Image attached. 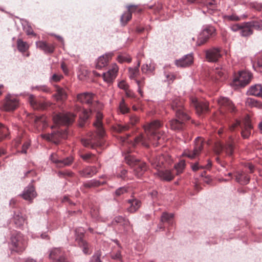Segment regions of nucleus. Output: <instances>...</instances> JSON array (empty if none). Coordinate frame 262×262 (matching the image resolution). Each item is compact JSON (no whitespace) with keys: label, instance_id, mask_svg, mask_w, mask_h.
I'll list each match as a JSON object with an SVG mask.
<instances>
[{"label":"nucleus","instance_id":"32","mask_svg":"<svg viewBox=\"0 0 262 262\" xmlns=\"http://www.w3.org/2000/svg\"><path fill=\"white\" fill-rule=\"evenodd\" d=\"M158 174L162 179L168 181L172 180L175 176L174 171L172 170H159Z\"/></svg>","mask_w":262,"mask_h":262},{"label":"nucleus","instance_id":"38","mask_svg":"<svg viewBox=\"0 0 262 262\" xmlns=\"http://www.w3.org/2000/svg\"><path fill=\"white\" fill-rule=\"evenodd\" d=\"M151 162L152 166L157 169L158 171L160 170V168H161L164 165V157L163 156L156 157Z\"/></svg>","mask_w":262,"mask_h":262},{"label":"nucleus","instance_id":"18","mask_svg":"<svg viewBox=\"0 0 262 262\" xmlns=\"http://www.w3.org/2000/svg\"><path fill=\"white\" fill-rule=\"evenodd\" d=\"M205 55L207 61L209 62H216L222 56L221 49L217 48H212L207 50Z\"/></svg>","mask_w":262,"mask_h":262},{"label":"nucleus","instance_id":"13","mask_svg":"<svg viewBox=\"0 0 262 262\" xmlns=\"http://www.w3.org/2000/svg\"><path fill=\"white\" fill-rule=\"evenodd\" d=\"M139 121V117L135 115H132L129 118V122L126 124H118L114 126V130L118 133H122L128 130L132 126L135 125Z\"/></svg>","mask_w":262,"mask_h":262},{"label":"nucleus","instance_id":"64","mask_svg":"<svg viewBox=\"0 0 262 262\" xmlns=\"http://www.w3.org/2000/svg\"><path fill=\"white\" fill-rule=\"evenodd\" d=\"M227 18L228 20L233 21H239L241 20V18L234 14L227 16Z\"/></svg>","mask_w":262,"mask_h":262},{"label":"nucleus","instance_id":"19","mask_svg":"<svg viewBox=\"0 0 262 262\" xmlns=\"http://www.w3.org/2000/svg\"><path fill=\"white\" fill-rule=\"evenodd\" d=\"M118 72V67L116 64H113L111 68L106 72L103 74V77L105 81L111 82L117 76Z\"/></svg>","mask_w":262,"mask_h":262},{"label":"nucleus","instance_id":"35","mask_svg":"<svg viewBox=\"0 0 262 262\" xmlns=\"http://www.w3.org/2000/svg\"><path fill=\"white\" fill-rule=\"evenodd\" d=\"M246 104L250 107H255L258 109L262 108V102L253 98H247L246 101Z\"/></svg>","mask_w":262,"mask_h":262},{"label":"nucleus","instance_id":"10","mask_svg":"<svg viewBox=\"0 0 262 262\" xmlns=\"http://www.w3.org/2000/svg\"><path fill=\"white\" fill-rule=\"evenodd\" d=\"M43 139L52 142L55 144H58L61 139H65L67 137V133L66 129L60 130L58 129L56 132L52 133L51 134L41 135Z\"/></svg>","mask_w":262,"mask_h":262},{"label":"nucleus","instance_id":"33","mask_svg":"<svg viewBox=\"0 0 262 262\" xmlns=\"http://www.w3.org/2000/svg\"><path fill=\"white\" fill-rule=\"evenodd\" d=\"M34 121L35 125L39 128V129L45 128L48 126V121L45 116H35Z\"/></svg>","mask_w":262,"mask_h":262},{"label":"nucleus","instance_id":"50","mask_svg":"<svg viewBox=\"0 0 262 262\" xmlns=\"http://www.w3.org/2000/svg\"><path fill=\"white\" fill-rule=\"evenodd\" d=\"M119 108L122 114H125L129 112V108L125 104L124 99H122L120 102Z\"/></svg>","mask_w":262,"mask_h":262},{"label":"nucleus","instance_id":"39","mask_svg":"<svg viewBox=\"0 0 262 262\" xmlns=\"http://www.w3.org/2000/svg\"><path fill=\"white\" fill-rule=\"evenodd\" d=\"M185 162L183 160H181L178 163L176 164L174 167V169L172 170L174 171L175 176L182 173L185 168Z\"/></svg>","mask_w":262,"mask_h":262},{"label":"nucleus","instance_id":"15","mask_svg":"<svg viewBox=\"0 0 262 262\" xmlns=\"http://www.w3.org/2000/svg\"><path fill=\"white\" fill-rule=\"evenodd\" d=\"M191 105L194 107L198 114H205L209 111L207 102L199 101L196 98H191Z\"/></svg>","mask_w":262,"mask_h":262},{"label":"nucleus","instance_id":"20","mask_svg":"<svg viewBox=\"0 0 262 262\" xmlns=\"http://www.w3.org/2000/svg\"><path fill=\"white\" fill-rule=\"evenodd\" d=\"M218 103L223 110H227L230 112H234L235 108L232 102L227 98L221 97L218 100Z\"/></svg>","mask_w":262,"mask_h":262},{"label":"nucleus","instance_id":"59","mask_svg":"<svg viewBox=\"0 0 262 262\" xmlns=\"http://www.w3.org/2000/svg\"><path fill=\"white\" fill-rule=\"evenodd\" d=\"M141 70L143 73H147L148 72H151L152 70L151 69L150 66H148V64H144L142 66L141 68Z\"/></svg>","mask_w":262,"mask_h":262},{"label":"nucleus","instance_id":"61","mask_svg":"<svg viewBox=\"0 0 262 262\" xmlns=\"http://www.w3.org/2000/svg\"><path fill=\"white\" fill-rule=\"evenodd\" d=\"M215 74L216 75L215 78L217 80H219L220 78H222L224 74L222 70L219 69H216Z\"/></svg>","mask_w":262,"mask_h":262},{"label":"nucleus","instance_id":"42","mask_svg":"<svg viewBox=\"0 0 262 262\" xmlns=\"http://www.w3.org/2000/svg\"><path fill=\"white\" fill-rule=\"evenodd\" d=\"M234 142L232 137H230L229 141L225 145L224 148L226 152L229 155H232L234 150Z\"/></svg>","mask_w":262,"mask_h":262},{"label":"nucleus","instance_id":"9","mask_svg":"<svg viewBox=\"0 0 262 262\" xmlns=\"http://www.w3.org/2000/svg\"><path fill=\"white\" fill-rule=\"evenodd\" d=\"M190 117L186 112H183L182 115H180V118H177L171 119L169 121V126L173 130H180L182 129L185 125V122L188 120Z\"/></svg>","mask_w":262,"mask_h":262},{"label":"nucleus","instance_id":"48","mask_svg":"<svg viewBox=\"0 0 262 262\" xmlns=\"http://www.w3.org/2000/svg\"><path fill=\"white\" fill-rule=\"evenodd\" d=\"M132 17V15L130 12L127 11L124 13L121 16V22L123 25H125L128 21H129Z\"/></svg>","mask_w":262,"mask_h":262},{"label":"nucleus","instance_id":"51","mask_svg":"<svg viewBox=\"0 0 262 262\" xmlns=\"http://www.w3.org/2000/svg\"><path fill=\"white\" fill-rule=\"evenodd\" d=\"M117 60L120 63H123L124 62H130L132 59L131 58L125 54L119 55L118 56Z\"/></svg>","mask_w":262,"mask_h":262},{"label":"nucleus","instance_id":"46","mask_svg":"<svg viewBox=\"0 0 262 262\" xmlns=\"http://www.w3.org/2000/svg\"><path fill=\"white\" fill-rule=\"evenodd\" d=\"M8 134V129L0 123V141L4 140Z\"/></svg>","mask_w":262,"mask_h":262},{"label":"nucleus","instance_id":"22","mask_svg":"<svg viewBox=\"0 0 262 262\" xmlns=\"http://www.w3.org/2000/svg\"><path fill=\"white\" fill-rule=\"evenodd\" d=\"M36 45L38 48L46 54H52L55 50V46L53 44H49L45 41H38L36 42Z\"/></svg>","mask_w":262,"mask_h":262},{"label":"nucleus","instance_id":"7","mask_svg":"<svg viewBox=\"0 0 262 262\" xmlns=\"http://www.w3.org/2000/svg\"><path fill=\"white\" fill-rule=\"evenodd\" d=\"M239 126H241L242 128L241 134L242 137L245 139L248 138L250 136L251 130L253 128L249 118L246 117L243 121V124L241 125L240 122L238 120H236L234 123L229 126V129L231 131H233Z\"/></svg>","mask_w":262,"mask_h":262},{"label":"nucleus","instance_id":"12","mask_svg":"<svg viewBox=\"0 0 262 262\" xmlns=\"http://www.w3.org/2000/svg\"><path fill=\"white\" fill-rule=\"evenodd\" d=\"M216 35V30L212 26H208L205 28L200 33L196 42L197 45L200 46L205 43L209 38Z\"/></svg>","mask_w":262,"mask_h":262},{"label":"nucleus","instance_id":"5","mask_svg":"<svg viewBox=\"0 0 262 262\" xmlns=\"http://www.w3.org/2000/svg\"><path fill=\"white\" fill-rule=\"evenodd\" d=\"M12 250L18 253H22L27 246L26 238L19 232L13 234L11 238Z\"/></svg>","mask_w":262,"mask_h":262},{"label":"nucleus","instance_id":"37","mask_svg":"<svg viewBox=\"0 0 262 262\" xmlns=\"http://www.w3.org/2000/svg\"><path fill=\"white\" fill-rule=\"evenodd\" d=\"M13 221L16 227H20L25 223V219L21 213L18 212L14 213Z\"/></svg>","mask_w":262,"mask_h":262},{"label":"nucleus","instance_id":"31","mask_svg":"<svg viewBox=\"0 0 262 262\" xmlns=\"http://www.w3.org/2000/svg\"><path fill=\"white\" fill-rule=\"evenodd\" d=\"M253 33V30L250 21L242 23V27L240 32V34L243 37H248L251 35Z\"/></svg>","mask_w":262,"mask_h":262},{"label":"nucleus","instance_id":"34","mask_svg":"<svg viewBox=\"0 0 262 262\" xmlns=\"http://www.w3.org/2000/svg\"><path fill=\"white\" fill-rule=\"evenodd\" d=\"M80 157L86 162L90 163H96L98 161V157L94 154L88 152L84 154H81Z\"/></svg>","mask_w":262,"mask_h":262},{"label":"nucleus","instance_id":"14","mask_svg":"<svg viewBox=\"0 0 262 262\" xmlns=\"http://www.w3.org/2000/svg\"><path fill=\"white\" fill-rule=\"evenodd\" d=\"M49 258L53 262H69L65 256L64 252L58 248H53L50 251Z\"/></svg>","mask_w":262,"mask_h":262},{"label":"nucleus","instance_id":"11","mask_svg":"<svg viewBox=\"0 0 262 262\" xmlns=\"http://www.w3.org/2000/svg\"><path fill=\"white\" fill-rule=\"evenodd\" d=\"M252 74L247 71L239 72L232 81V85L237 86H244L248 84L252 79Z\"/></svg>","mask_w":262,"mask_h":262},{"label":"nucleus","instance_id":"62","mask_svg":"<svg viewBox=\"0 0 262 262\" xmlns=\"http://www.w3.org/2000/svg\"><path fill=\"white\" fill-rule=\"evenodd\" d=\"M111 257L112 258L114 259H118L121 260V252L120 251H117L116 253H113L111 254Z\"/></svg>","mask_w":262,"mask_h":262},{"label":"nucleus","instance_id":"57","mask_svg":"<svg viewBox=\"0 0 262 262\" xmlns=\"http://www.w3.org/2000/svg\"><path fill=\"white\" fill-rule=\"evenodd\" d=\"M127 192V189L126 187H120L116 190L115 195L117 196H119Z\"/></svg>","mask_w":262,"mask_h":262},{"label":"nucleus","instance_id":"60","mask_svg":"<svg viewBox=\"0 0 262 262\" xmlns=\"http://www.w3.org/2000/svg\"><path fill=\"white\" fill-rule=\"evenodd\" d=\"M118 86L119 88L121 89H123L124 90V91L125 90H126L127 89L129 88V86L127 84V83L124 81V80H122L121 81H120L119 83H118Z\"/></svg>","mask_w":262,"mask_h":262},{"label":"nucleus","instance_id":"2","mask_svg":"<svg viewBox=\"0 0 262 262\" xmlns=\"http://www.w3.org/2000/svg\"><path fill=\"white\" fill-rule=\"evenodd\" d=\"M102 114L100 112H97L96 116V121L93 123L96 132L91 133L89 138L81 140L82 144L85 147L95 148L96 146H101L102 145V139L105 134L102 122Z\"/></svg>","mask_w":262,"mask_h":262},{"label":"nucleus","instance_id":"1","mask_svg":"<svg viewBox=\"0 0 262 262\" xmlns=\"http://www.w3.org/2000/svg\"><path fill=\"white\" fill-rule=\"evenodd\" d=\"M162 126L163 123L160 121L154 120L144 126L145 134L136 137L134 141L128 139L129 135L120 137V141L124 148H130L139 143L146 147H148L150 144L157 146L163 143L165 138L164 132L159 130Z\"/></svg>","mask_w":262,"mask_h":262},{"label":"nucleus","instance_id":"53","mask_svg":"<svg viewBox=\"0 0 262 262\" xmlns=\"http://www.w3.org/2000/svg\"><path fill=\"white\" fill-rule=\"evenodd\" d=\"M101 252L100 251H97L91 257L90 262H101L100 257Z\"/></svg>","mask_w":262,"mask_h":262},{"label":"nucleus","instance_id":"24","mask_svg":"<svg viewBox=\"0 0 262 262\" xmlns=\"http://www.w3.org/2000/svg\"><path fill=\"white\" fill-rule=\"evenodd\" d=\"M113 55V53H109L100 56L97 60L96 68L97 69H101L105 67L107 64L109 60L112 58Z\"/></svg>","mask_w":262,"mask_h":262},{"label":"nucleus","instance_id":"47","mask_svg":"<svg viewBox=\"0 0 262 262\" xmlns=\"http://www.w3.org/2000/svg\"><path fill=\"white\" fill-rule=\"evenodd\" d=\"M173 217V214L172 213H167L166 212L163 213L161 220L162 222H167L171 223V221Z\"/></svg>","mask_w":262,"mask_h":262},{"label":"nucleus","instance_id":"55","mask_svg":"<svg viewBox=\"0 0 262 262\" xmlns=\"http://www.w3.org/2000/svg\"><path fill=\"white\" fill-rule=\"evenodd\" d=\"M127 12H130L132 15L133 13L136 11H137L138 13H140L141 11V9L136 5H129L127 6Z\"/></svg>","mask_w":262,"mask_h":262},{"label":"nucleus","instance_id":"41","mask_svg":"<svg viewBox=\"0 0 262 262\" xmlns=\"http://www.w3.org/2000/svg\"><path fill=\"white\" fill-rule=\"evenodd\" d=\"M73 162V158L72 157H69L66 159L60 160L57 162V167L62 168L65 166H68L72 164Z\"/></svg>","mask_w":262,"mask_h":262},{"label":"nucleus","instance_id":"23","mask_svg":"<svg viewBox=\"0 0 262 262\" xmlns=\"http://www.w3.org/2000/svg\"><path fill=\"white\" fill-rule=\"evenodd\" d=\"M97 172L98 169L96 166H86L79 171L80 176L83 178H91Z\"/></svg>","mask_w":262,"mask_h":262},{"label":"nucleus","instance_id":"25","mask_svg":"<svg viewBox=\"0 0 262 262\" xmlns=\"http://www.w3.org/2000/svg\"><path fill=\"white\" fill-rule=\"evenodd\" d=\"M36 196V193L34 187L32 186H29L26 187L22 194L23 199L30 202H31Z\"/></svg>","mask_w":262,"mask_h":262},{"label":"nucleus","instance_id":"49","mask_svg":"<svg viewBox=\"0 0 262 262\" xmlns=\"http://www.w3.org/2000/svg\"><path fill=\"white\" fill-rule=\"evenodd\" d=\"M250 24L252 26V28L253 29H256L258 30H262V20H258L255 21H250Z\"/></svg>","mask_w":262,"mask_h":262},{"label":"nucleus","instance_id":"28","mask_svg":"<svg viewBox=\"0 0 262 262\" xmlns=\"http://www.w3.org/2000/svg\"><path fill=\"white\" fill-rule=\"evenodd\" d=\"M193 60V58L191 54H188L179 60L176 61V64L178 67H186L191 65Z\"/></svg>","mask_w":262,"mask_h":262},{"label":"nucleus","instance_id":"36","mask_svg":"<svg viewBox=\"0 0 262 262\" xmlns=\"http://www.w3.org/2000/svg\"><path fill=\"white\" fill-rule=\"evenodd\" d=\"M77 244L79 247L82 249L83 252L85 254L90 255L92 252V249L91 248V246L85 241H81L80 239V242Z\"/></svg>","mask_w":262,"mask_h":262},{"label":"nucleus","instance_id":"44","mask_svg":"<svg viewBox=\"0 0 262 262\" xmlns=\"http://www.w3.org/2000/svg\"><path fill=\"white\" fill-rule=\"evenodd\" d=\"M76 241L78 243L81 241H84L83 237L84 235V231L82 228H79L75 230Z\"/></svg>","mask_w":262,"mask_h":262},{"label":"nucleus","instance_id":"26","mask_svg":"<svg viewBox=\"0 0 262 262\" xmlns=\"http://www.w3.org/2000/svg\"><path fill=\"white\" fill-rule=\"evenodd\" d=\"M234 176L236 181L242 185L248 184L250 180V177L243 171H236Z\"/></svg>","mask_w":262,"mask_h":262},{"label":"nucleus","instance_id":"63","mask_svg":"<svg viewBox=\"0 0 262 262\" xmlns=\"http://www.w3.org/2000/svg\"><path fill=\"white\" fill-rule=\"evenodd\" d=\"M63 78L61 75L54 74L51 78V80L54 82H58Z\"/></svg>","mask_w":262,"mask_h":262},{"label":"nucleus","instance_id":"58","mask_svg":"<svg viewBox=\"0 0 262 262\" xmlns=\"http://www.w3.org/2000/svg\"><path fill=\"white\" fill-rule=\"evenodd\" d=\"M30 146V143L29 141H27L25 142H24L23 145V146H22L21 152L23 154H26L27 150L29 148Z\"/></svg>","mask_w":262,"mask_h":262},{"label":"nucleus","instance_id":"40","mask_svg":"<svg viewBox=\"0 0 262 262\" xmlns=\"http://www.w3.org/2000/svg\"><path fill=\"white\" fill-rule=\"evenodd\" d=\"M17 47L19 52L24 53L29 49V46L27 42L24 41L21 39H18Z\"/></svg>","mask_w":262,"mask_h":262},{"label":"nucleus","instance_id":"17","mask_svg":"<svg viewBox=\"0 0 262 262\" xmlns=\"http://www.w3.org/2000/svg\"><path fill=\"white\" fill-rule=\"evenodd\" d=\"M17 99L14 96L8 95L4 103V109L6 111H11L15 110L18 106Z\"/></svg>","mask_w":262,"mask_h":262},{"label":"nucleus","instance_id":"30","mask_svg":"<svg viewBox=\"0 0 262 262\" xmlns=\"http://www.w3.org/2000/svg\"><path fill=\"white\" fill-rule=\"evenodd\" d=\"M248 93L249 95L254 96L257 97H262V85L260 84H256L251 85L248 91Z\"/></svg>","mask_w":262,"mask_h":262},{"label":"nucleus","instance_id":"6","mask_svg":"<svg viewBox=\"0 0 262 262\" xmlns=\"http://www.w3.org/2000/svg\"><path fill=\"white\" fill-rule=\"evenodd\" d=\"M75 118V116L72 113L55 114L53 116L54 125L52 126V128L60 125H69L74 122Z\"/></svg>","mask_w":262,"mask_h":262},{"label":"nucleus","instance_id":"21","mask_svg":"<svg viewBox=\"0 0 262 262\" xmlns=\"http://www.w3.org/2000/svg\"><path fill=\"white\" fill-rule=\"evenodd\" d=\"M28 101L31 107L34 110H43L46 107L45 103L37 99L32 95L29 96Z\"/></svg>","mask_w":262,"mask_h":262},{"label":"nucleus","instance_id":"45","mask_svg":"<svg viewBox=\"0 0 262 262\" xmlns=\"http://www.w3.org/2000/svg\"><path fill=\"white\" fill-rule=\"evenodd\" d=\"M140 62L139 61L138 63V65L137 67L134 68H129V77L131 79H134L135 78L137 75L139 74V67L140 66Z\"/></svg>","mask_w":262,"mask_h":262},{"label":"nucleus","instance_id":"3","mask_svg":"<svg viewBox=\"0 0 262 262\" xmlns=\"http://www.w3.org/2000/svg\"><path fill=\"white\" fill-rule=\"evenodd\" d=\"M94 95L90 93H83L78 94L77 96V100L82 103H85L90 106V111L86 109H81L80 107H78L80 113L79 114V125L80 127H83L92 111H94V105L96 103L98 105L100 106L101 104L99 103L95 102L93 103Z\"/></svg>","mask_w":262,"mask_h":262},{"label":"nucleus","instance_id":"29","mask_svg":"<svg viewBox=\"0 0 262 262\" xmlns=\"http://www.w3.org/2000/svg\"><path fill=\"white\" fill-rule=\"evenodd\" d=\"M127 203L129 204V206L127 208V211L130 213L136 212L141 206V201L135 198L127 200Z\"/></svg>","mask_w":262,"mask_h":262},{"label":"nucleus","instance_id":"8","mask_svg":"<svg viewBox=\"0 0 262 262\" xmlns=\"http://www.w3.org/2000/svg\"><path fill=\"white\" fill-rule=\"evenodd\" d=\"M203 140L202 138L198 137L195 140L193 149L185 150L183 153V156L187 157L190 159H193L196 158L201 154L203 148Z\"/></svg>","mask_w":262,"mask_h":262},{"label":"nucleus","instance_id":"52","mask_svg":"<svg viewBox=\"0 0 262 262\" xmlns=\"http://www.w3.org/2000/svg\"><path fill=\"white\" fill-rule=\"evenodd\" d=\"M253 68L256 71L262 73V54L258 58L257 63L253 64Z\"/></svg>","mask_w":262,"mask_h":262},{"label":"nucleus","instance_id":"16","mask_svg":"<svg viewBox=\"0 0 262 262\" xmlns=\"http://www.w3.org/2000/svg\"><path fill=\"white\" fill-rule=\"evenodd\" d=\"M172 109L176 112V116L180 118V115H182L183 112H185L183 105V100L179 97L174 98L171 104Z\"/></svg>","mask_w":262,"mask_h":262},{"label":"nucleus","instance_id":"54","mask_svg":"<svg viewBox=\"0 0 262 262\" xmlns=\"http://www.w3.org/2000/svg\"><path fill=\"white\" fill-rule=\"evenodd\" d=\"M115 223L117 224H121L123 225H126L129 224L128 221L125 220L123 217L121 216H117L114 219L113 221V224H114Z\"/></svg>","mask_w":262,"mask_h":262},{"label":"nucleus","instance_id":"56","mask_svg":"<svg viewBox=\"0 0 262 262\" xmlns=\"http://www.w3.org/2000/svg\"><path fill=\"white\" fill-rule=\"evenodd\" d=\"M136 82L138 86V91L141 96L143 95V91L142 90V88L144 86L145 82L144 79H142L141 80H136Z\"/></svg>","mask_w":262,"mask_h":262},{"label":"nucleus","instance_id":"27","mask_svg":"<svg viewBox=\"0 0 262 262\" xmlns=\"http://www.w3.org/2000/svg\"><path fill=\"white\" fill-rule=\"evenodd\" d=\"M217 7V0H210L204 4L203 11L204 13L208 12L209 14H213Z\"/></svg>","mask_w":262,"mask_h":262},{"label":"nucleus","instance_id":"43","mask_svg":"<svg viewBox=\"0 0 262 262\" xmlns=\"http://www.w3.org/2000/svg\"><path fill=\"white\" fill-rule=\"evenodd\" d=\"M55 96L56 97L57 100H62L66 99L67 94L62 88L57 87Z\"/></svg>","mask_w":262,"mask_h":262},{"label":"nucleus","instance_id":"4","mask_svg":"<svg viewBox=\"0 0 262 262\" xmlns=\"http://www.w3.org/2000/svg\"><path fill=\"white\" fill-rule=\"evenodd\" d=\"M125 159L127 164L134 167L135 174L138 177L142 176L146 171L147 167L145 162L139 161L130 155L126 156Z\"/></svg>","mask_w":262,"mask_h":262}]
</instances>
